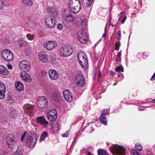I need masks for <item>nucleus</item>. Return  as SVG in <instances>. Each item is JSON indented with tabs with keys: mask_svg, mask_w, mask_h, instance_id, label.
Instances as JSON below:
<instances>
[{
	"mask_svg": "<svg viewBox=\"0 0 155 155\" xmlns=\"http://www.w3.org/2000/svg\"><path fill=\"white\" fill-rule=\"evenodd\" d=\"M135 148L136 147V144L135 145Z\"/></svg>",
	"mask_w": 155,
	"mask_h": 155,
	"instance_id": "nucleus-63",
	"label": "nucleus"
},
{
	"mask_svg": "<svg viewBox=\"0 0 155 155\" xmlns=\"http://www.w3.org/2000/svg\"><path fill=\"white\" fill-rule=\"evenodd\" d=\"M19 48H21L23 47H25L27 45L26 41L24 40L22 38H20L18 39V41Z\"/></svg>",
	"mask_w": 155,
	"mask_h": 155,
	"instance_id": "nucleus-25",
	"label": "nucleus"
},
{
	"mask_svg": "<svg viewBox=\"0 0 155 155\" xmlns=\"http://www.w3.org/2000/svg\"><path fill=\"white\" fill-rule=\"evenodd\" d=\"M32 49L31 47L26 48L25 50V52L26 55H29L32 52Z\"/></svg>",
	"mask_w": 155,
	"mask_h": 155,
	"instance_id": "nucleus-32",
	"label": "nucleus"
},
{
	"mask_svg": "<svg viewBox=\"0 0 155 155\" xmlns=\"http://www.w3.org/2000/svg\"><path fill=\"white\" fill-rule=\"evenodd\" d=\"M7 67L9 69H11L12 68V65L10 64L7 65Z\"/></svg>",
	"mask_w": 155,
	"mask_h": 155,
	"instance_id": "nucleus-53",
	"label": "nucleus"
},
{
	"mask_svg": "<svg viewBox=\"0 0 155 155\" xmlns=\"http://www.w3.org/2000/svg\"><path fill=\"white\" fill-rule=\"evenodd\" d=\"M143 58L147 57L148 55V54L147 52H144L143 53Z\"/></svg>",
	"mask_w": 155,
	"mask_h": 155,
	"instance_id": "nucleus-49",
	"label": "nucleus"
},
{
	"mask_svg": "<svg viewBox=\"0 0 155 155\" xmlns=\"http://www.w3.org/2000/svg\"><path fill=\"white\" fill-rule=\"evenodd\" d=\"M48 100L45 96L39 97L37 101V105L39 109L42 112H45L47 110Z\"/></svg>",
	"mask_w": 155,
	"mask_h": 155,
	"instance_id": "nucleus-3",
	"label": "nucleus"
},
{
	"mask_svg": "<svg viewBox=\"0 0 155 155\" xmlns=\"http://www.w3.org/2000/svg\"><path fill=\"white\" fill-rule=\"evenodd\" d=\"M78 58L81 67L84 69H86L87 67L88 62L85 54L83 52H79L78 54Z\"/></svg>",
	"mask_w": 155,
	"mask_h": 155,
	"instance_id": "nucleus-6",
	"label": "nucleus"
},
{
	"mask_svg": "<svg viewBox=\"0 0 155 155\" xmlns=\"http://www.w3.org/2000/svg\"><path fill=\"white\" fill-rule=\"evenodd\" d=\"M120 42H117L115 43L114 49L115 50H119L120 46Z\"/></svg>",
	"mask_w": 155,
	"mask_h": 155,
	"instance_id": "nucleus-41",
	"label": "nucleus"
},
{
	"mask_svg": "<svg viewBox=\"0 0 155 155\" xmlns=\"http://www.w3.org/2000/svg\"><path fill=\"white\" fill-rule=\"evenodd\" d=\"M26 37L29 40H32L35 37V36L31 34L28 33L26 35Z\"/></svg>",
	"mask_w": 155,
	"mask_h": 155,
	"instance_id": "nucleus-39",
	"label": "nucleus"
},
{
	"mask_svg": "<svg viewBox=\"0 0 155 155\" xmlns=\"http://www.w3.org/2000/svg\"><path fill=\"white\" fill-rule=\"evenodd\" d=\"M87 21L86 19H84L82 21H81V24L83 28L86 27L87 25Z\"/></svg>",
	"mask_w": 155,
	"mask_h": 155,
	"instance_id": "nucleus-38",
	"label": "nucleus"
},
{
	"mask_svg": "<svg viewBox=\"0 0 155 155\" xmlns=\"http://www.w3.org/2000/svg\"><path fill=\"white\" fill-rule=\"evenodd\" d=\"M2 56L3 58L7 61H10L13 58V54L9 50L6 49L2 51Z\"/></svg>",
	"mask_w": 155,
	"mask_h": 155,
	"instance_id": "nucleus-9",
	"label": "nucleus"
},
{
	"mask_svg": "<svg viewBox=\"0 0 155 155\" xmlns=\"http://www.w3.org/2000/svg\"><path fill=\"white\" fill-rule=\"evenodd\" d=\"M115 73L114 72H113L111 73L110 74L112 76H114V75H115Z\"/></svg>",
	"mask_w": 155,
	"mask_h": 155,
	"instance_id": "nucleus-54",
	"label": "nucleus"
},
{
	"mask_svg": "<svg viewBox=\"0 0 155 155\" xmlns=\"http://www.w3.org/2000/svg\"><path fill=\"white\" fill-rule=\"evenodd\" d=\"M138 109L139 110H144V108L143 109V108L140 107H138Z\"/></svg>",
	"mask_w": 155,
	"mask_h": 155,
	"instance_id": "nucleus-58",
	"label": "nucleus"
},
{
	"mask_svg": "<svg viewBox=\"0 0 155 155\" xmlns=\"http://www.w3.org/2000/svg\"><path fill=\"white\" fill-rule=\"evenodd\" d=\"M78 37L80 41L82 44H85L88 41L87 34L82 30L78 34Z\"/></svg>",
	"mask_w": 155,
	"mask_h": 155,
	"instance_id": "nucleus-12",
	"label": "nucleus"
},
{
	"mask_svg": "<svg viewBox=\"0 0 155 155\" xmlns=\"http://www.w3.org/2000/svg\"><path fill=\"white\" fill-rule=\"evenodd\" d=\"M48 75L50 79L52 80H56L58 78V73L54 69H50L48 72Z\"/></svg>",
	"mask_w": 155,
	"mask_h": 155,
	"instance_id": "nucleus-16",
	"label": "nucleus"
},
{
	"mask_svg": "<svg viewBox=\"0 0 155 155\" xmlns=\"http://www.w3.org/2000/svg\"><path fill=\"white\" fill-rule=\"evenodd\" d=\"M124 12H123V11H122V12H121L120 14H121V15H122V14H124Z\"/></svg>",
	"mask_w": 155,
	"mask_h": 155,
	"instance_id": "nucleus-61",
	"label": "nucleus"
},
{
	"mask_svg": "<svg viewBox=\"0 0 155 155\" xmlns=\"http://www.w3.org/2000/svg\"><path fill=\"white\" fill-rule=\"evenodd\" d=\"M143 149L142 145L139 143H136V150L138 151H141Z\"/></svg>",
	"mask_w": 155,
	"mask_h": 155,
	"instance_id": "nucleus-36",
	"label": "nucleus"
},
{
	"mask_svg": "<svg viewBox=\"0 0 155 155\" xmlns=\"http://www.w3.org/2000/svg\"><path fill=\"white\" fill-rule=\"evenodd\" d=\"M39 59L43 62H46L48 60L47 54L44 52H41L38 55Z\"/></svg>",
	"mask_w": 155,
	"mask_h": 155,
	"instance_id": "nucleus-20",
	"label": "nucleus"
},
{
	"mask_svg": "<svg viewBox=\"0 0 155 155\" xmlns=\"http://www.w3.org/2000/svg\"><path fill=\"white\" fill-rule=\"evenodd\" d=\"M6 89L5 84L2 82H0V99H3L5 96V93Z\"/></svg>",
	"mask_w": 155,
	"mask_h": 155,
	"instance_id": "nucleus-18",
	"label": "nucleus"
},
{
	"mask_svg": "<svg viewBox=\"0 0 155 155\" xmlns=\"http://www.w3.org/2000/svg\"><path fill=\"white\" fill-rule=\"evenodd\" d=\"M7 68L3 65H0V74L3 75H7L8 74Z\"/></svg>",
	"mask_w": 155,
	"mask_h": 155,
	"instance_id": "nucleus-23",
	"label": "nucleus"
},
{
	"mask_svg": "<svg viewBox=\"0 0 155 155\" xmlns=\"http://www.w3.org/2000/svg\"><path fill=\"white\" fill-rule=\"evenodd\" d=\"M121 51L119 52L116 58V61L117 63H119L121 61Z\"/></svg>",
	"mask_w": 155,
	"mask_h": 155,
	"instance_id": "nucleus-33",
	"label": "nucleus"
},
{
	"mask_svg": "<svg viewBox=\"0 0 155 155\" xmlns=\"http://www.w3.org/2000/svg\"><path fill=\"white\" fill-rule=\"evenodd\" d=\"M131 155H136V150H132L130 151Z\"/></svg>",
	"mask_w": 155,
	"mask_h": 155,
	"instance_id": "nucleus-48",
	"label": "nucleus"
},
{
	"mask_svg": "<svg viewBox=\"0 0 155 155\" xmlns=\"http://www.w3.org/2000/svg\"><path fill=\"white\" fill-rule=\"evenodd\" d=\"M60 129V124L59 122H57L55 124L53 125L52 126V129L53 133L56 134Z\"/></svg>",
	"mask_w": 155,
	"mask_h": 155,
	"instance_id": "nucleus-24",
	"label": "nucleus"
},
{
	"mask_svg": "<svg viewBox=\"0 0 155 155\" xmlns=\"http://www.w3.org/2000/svg\"><path fill=\"white\" fill-rule=\"evenodd\" d=\"M63 19L67 21H71L73 20V17L71 14L64 15Z\"/></svg>",
	"mask_w": 155,
	"mask_h": 155,
	"instance_id": "nucleus-27",
	"label": "nucleus"
},
{
	"mask_svg": "<svg viewBox=\"0 0 155 155\" xmlns=\"http://www.w3.org/2000/svg\"><path fill=\"white\" fill-rule=\"evenodd\" d=\"M5 0H0V9H2L4 6H6L7 4Z\"/></svg>",
	"mask_w": 155,
	"mask_h": 155,
	"instance_id": "nucleus-35",
	"label": "nucleus"
},
{
	"mask_svg": "<svg viewBox=\"0 0 155 155\" xmlns=\"http://www.w3.org/2000/svg\"><path fill=\"white\" fill-rule=\"evenodd\" d=\"M22 149L18 148L13 155H22Z\"/></svg>",
	"mask_w": 155,
	"mask_h": 155,
	"instance_id": "nucleus-34",
	"label": "nucleus"
},
{
	"mask_svg": "<svg viewBox=\"0 0 155 155\" xmlns=\"http://www.w3.org/2000/svg\"><path fill=\"white\" fill-rule=\"evenodd\" d=\"M22 2L23 4L27 6H31L33 4L32 0H22Z\"/></svg>",
	"mask_w": 155,
	"mask_h": 155,
	"instance_id": "nucleus-29",
	"label": "nucleus"
},
{
	"mask_svg": "<svg viewBox=\"0 0 155 155\" xmlns=\"http://www.w3.org/2000/svg\"><path fill=\"white\" fill-rule=\"evenodd\" d=\"M75 81L78 87H82L85 85V79L83 75L79 74L77 75L75 78Z\"/></svg>",
	"mask_w": 155,
	"mask_h": 155,
	"instance_id": "nucleus-13",
	"label": "nucleus"
},
{
	"mask_svg": "<svg viewBox=\"0 0 155 155\" xmlns=\"http://www.w3.org/2000/svg\"><path fill=\"white\" fill-rule=\"evenodd\" d=\"M116 85V83H114V84L113 85V86H114V85Z\"/></svg>",
	"mask_w": 155,
	"mask_h": 155,
	"instance_id": "nucleus-62",
	"label": "nucleus"
},
{
	"mask_svg": "<svg viewBox=\"0 0 155 155\" xmlns=\"http://www.w3.org/2000/svg\"><path fill=\"white\" fill-rule=\"evenodd\" d=\"M69 131H67L64 134L62 135V137H67L69 135Z\"/></svg>",
	"mask_w": 155,
	"mask_h": 155,
	"instance_id": "nucleus-45",
	"label": "nucleus"
},
{
	"mask_svg": "<svg viewBox=\"0 0 155 155\" xmlns=\"http://www.w3.org/2000/svg\"><path fill=\"white\" fill-rule=\"evenodd\" d=\"M101 76V72H100V73H99L98 75V77H99Z\"/></svg>",
	"mask_w": 155,
	"mask_h": 155,
	"instance_id": "nucleus-60",
	"label": "nucleus"
},
{
	"mask_svg": "<svg viewBox=\"0 0 155 155\" xmlns=\"http://www.w3.org/2000/svg\"><path fill=\"white\" fill-rule=\"evenodd\" d=\"M56 42L54 41H49L44 44V47L48 51H51L57 47Z\"/></svg>",
	"mask_w": 155,
	"mask_h": 155,
	"instance_id": "nucleus-14",
	"label": "nucleus"
},
{
	"mask_svg": "<svg viewBox=\"0 0 155 155\" xmlns=\"http://www.w3.org/2000/svg\"><path fill=\"white\" fill-rule=\"evenodd\" d=\"M7 145L9 148L12 149L17 146V141L12 134L8 135L6 137Z\"/></svg>",
	"mask_w": 155,
	"mask_h": 155,
	"instance_id": "nucleus-7",
	"label": "nucleus"
},
{
	"mask_svg": "<svg viewBox=\"0 0 155 155\" xmlns=\"http://www.w3.org/2000/svg\"><path fill=\"white\" fill-rule=\"evenodd\" d=\"M48 136V133L46 131L43 132L41 135L40 140L41 141L45 139Z\"/></svg>",
	"mask_w": 155,
	"mask_h": 155,
	"instance_id": "nucleus-31",
	"label": "nucleus"
},
{
	"mask_svg": "<svg viewBox=\"0 0 155 155\" xmlns=\"http://www.w3.org/2000/svg\"><path fill=\"white\" fill-rule=\"evenodd\" d=\"M86 155H91V153L90 152L88 151L87 152V153L86 154Z\"/></svg>",
	"mask_w": 155,
	"mask_h": 155,
	"instance_id": "nucleus-55",
	"label": "nucleus"
},
{
	"mask_svg": "<svg viewBox=\"0 0 155 155\" xmlns=\"http://www.w3.org/2000/svg\"><path fill=\"white\" fill-rule=\"evenodd\" d=\"M108 114V112L107 109H104L101 111V116H104L105 115Z\"/></svg>",
	"mask_w": 155,
	"mask_h": 155,
	"instance_id": "nucleus-40",
	"label": "nucleus"
},
{
	"mask_svg": "<svg viewBox=\"0 0 155 155\" xmlns=\"http://www.w3.org/2000/svg\"><path fill=\"white\" fill-rule=\"evenodd\" d=\"M56 56L54 54H52L50 56V58L51 60V61L52 62H54L55 61L56 58Z\"/></svg>",
	"mask_w": 155,
	"mask_h": 155,
	"instance_id": "nucleus-42",
	"label": "nucleus"
},
{
	"mask_svg": "<svg viewBox=\"0 0 155 155\" xmlns=\"http://www.w3.org/2000/svg\"><path fill=\"white\" fill-rule=\"evenodd\" d=\"M27 134L26 132H25L23 134L21 135V140L22 141H23V140L25 138V136Z\"/></svg>",
	"mask_w": 155,
	"mask_h": 155,
	"instance_id": "nucleus-46",
	"label": "nucleus"
},
{
	"mask_svg": "<svg viewBox=\"0 0 155 155\" xmlns=\"http://www.w3.org/2000/svg\"><path fill=\"white\" fill-rule=\"evenodd\" d=\"M126 18H127V17H126V16H125L124 17V18L123 19V20L121 21V23H122V24H123L124 23V22H125V21Z\"/></svg>",
	"mask_w": 155,
	"mask_h": 155,
	"instance_id": "nucleus-51",
	"label": "nucleus"
},
{
	"mask_svg": "<svg viewBox=\"0 0 155 155\" xmlns=\"http://www.w3.org/2000/svg\"><path fill=\"white\" fill-rule=\"evenodd\" d=\"M151 102L152 103H155V99L152 100H151Z\"/></svg>",
	"mask_w": 155,
	"mask_h": 155,
	"instance_id": "nucleus-57",
	"label": "nucleus"
},
{
	"mask_svg": "<svg viewBox=\"0 0 155 155\" xmlns=\"http://www.w3.org/2000/svg\"><path fill=\"white\" fill-rule=\"evenodd\" d=\"M57 112L54 109H50L47 114V119L51 122H54L57 118Z\"/></svg>",
	"mask_w": 155,
	"mask_h": 155,
	"instance_id": "nucleus-11",
	"label": "nucleus"
},
{
	"mask_svg": "<svg viewBox=\"0 0 155 155\" xmlns=\"http://www.w3.org/2000/svg\"><path fill=\"white\" fill-rule=\"evenodd\" d=\"M68 5L71 11L75 14L78 13L81 9V5L79 0H71Z\"/></svg>",
	"mask_w": 155,
	"mask_h": 155,
	"instance_id": "nucleus-4",
	"label": "nucleus"
},
{
	"mask_svg": "<svg viewBox=\"0 0 155 155\" xmlns=\"http://www.w3.org/2000/svg\"><path fill=\"white\" fill-rule=\"evenodd\" d=\"M32 108V106L31 105L26 104L23 107L24 110L26 112L31 113Z\"/></svg>",
	"mask_w": 155,
	"mask_h": 155,
	"instance_id": "nucleus-26",
	"label": "nucleus"
},
{
	"mask_svg": "<svg viewBox=\"0 0 155 155\" xmlns=\"http://www.w3.org/2000/svg\"><path fill=\"white\" fill-rule=\"evenodd\" d=\"M109 149L114 155H125V149L122 146L114 145L110 147Z\"/></svg>",
	"mask_w": 155,
	"mask_h": 155,
	"instance_id": "nucleus-5",
	"label": "nucleus"
},
{
	"mask_svg": "<svg viewBox=\"0 0 155 155\" xmlns=\"http://www.w3.org/2000/svg\"><path fill=\"white\" fill-rule=\"evenodd\" d=\"M93 2V0H87L86 1L87 5L88 7L90 6Z\"/></svg>",
	"mask_w": 155,
	"mask_h": 155,
	"instance_id": "nucleus-43",
	"label": "nucleus"
},
{
	"mask_svg": "<svg viewBox=\"0 0 155 155\" xmlns=\"http://www.w3.org/2000/svg\"><path fill=\"white\" fill-rule=\"evenodd\" d=\"M15 88L18 91H23L24 88L23 84L19 81H17L15 82Z\"/></svg>",
	"mask_w": 155,
	"mask_h": 155,
	"instance_id": "nucleus-22",
	"label": "nucleus"
},
{
	"mask_svg": "<svg viewBox=\"0 0 155 155\" xmlns=\"http://www.w3.org/2000/svg\"><path fill=\"white\" fill-rule=\"evenodd\" d=\"M57 28L59 30H61L63 28L62 25L61 24H59L58 25Z\"/></svg>",
	"mask_w": 155,
	"mask_h": 155,
	"instance_id": "nucleus-47",
	"label": "nucleus"
},
{
	"mask_svg": "<svg viewBox=\"0 0 155 155\" xmlns=\"http://www.w3.org/2000/svg\"><path fill=\"white\" fill-rule=\"evenodd\" d=\"M64 97L66 101L71 102L72 100V96L70 91L68 90H64L63 93Z\"/></svg>",
	"mask_w": 155,
	"mask_h": 155,
	"instance_id": "nucleus-17",
	"label": "nucleus"
},
{
	"mask_svg": "<svg viewBox=\"0 0 155 155\" xmlns=\"http://www.w3.org/2000/svg\"><path fill=\"white\" fill-rule=\"evenodd\" d=\"M51 98L54 101H58L61 99L62 97L60 94L58 92L56 91L52 94Z\"/></svg>",
	"mask_w": 155,
	"mask_h": 155,
	"instance_id": "nucleus-21",
	"label": "nucleus"
},
{
	"mask_svg": "<svg viewBox=\"0 0 155 155\" xmlns=\"http://www.w3.org/2000/svg\"><path fill=\"white\" fill-rule=\"evenodd\" d=\"M136 155H141L140 154L136 151Z\"/></svg>",
	"mask_w": 155,
	"mask_h": 155,
	"instance_id": "nucleus-59",
	"label": "nucleus"
},
{
	"mask_svg": "<svg viewBox=\"0 0 155 155\" xmlns=\"http://www.w3.org/2000/svg\"><path fill=\"white\" fill-rule=\"evenodd\" d=\"M36 123L40 125L45 126L48 124V122L46 120L44 116L37 117L36 119Z\"/></svg>",
	"mask_w": 155,
	"mask_h": 155,
	"instance_id": "nucleus-15",
	"label": "nucleus"
},
{
	"mask_svg": "<svg viewBox=\"0 0 155 155\" xmlns=\"http://www.w3.org/2000/svg\"><path fill=\"white\" fill-rule=\"evenodd\" d=\"M97 153L98 155H109L105 150L101 149L97 150Z\"/></svg>",
	"mask_w": 155,
	"mask_h": 155,
	"instance_id": "nucleus-28",
	"label": "nucleus"
},
{
	"mask_svg": "<svg viewBox=\"0 0 155 155\" xmlns=\"http://www.w3.org/2000/svg\"><path fill=\"white\" fill-rule=\"evenodd\" d=\"M99 120L101 123L104 124V125L107 124V120L106 118L103 116H101Z\"/></svg>",
	"mask_w": 155,
	"mask_h": 155,
	"instance_id": "nucleus-30",
	"label": "nucleus"
},
{
	"mask_svg": "<svg viewBox=\"0 0 155 155\" xmlns=\"http://www.w3.org/2000/svg\"><path fill=\"white\" fill-rule=\"evenodd\" d=\"M73 52L72 47L71 45H66L59 49V54L62 57H67L71 55Z\"/></svg>",
	"mask_w": 155,
	"mask_h": 155,
	"instance_id": "nucleus-2",
	"label": "nucleus"
},
{
	"mask_svg": "<svg viewBox=\"0 0 155 155\" xmlns=\"http://www.w3.org/2000/svg\"><path fill=\"white\" fill-rule=\"evenodd\" d=\"M19 68L23 72L28 71L30 69V65L29 62L26 60H23L21 61L19 64Z\"/></svg>",
	"mask_w": 155,
	"mask_h": 155,
	"instance_id": "nucleus-10",
	"label": "nucleus"
},
{
	"mask_svg": "<svg viewBox=\"0 0 155 155\" xmlns=\"http://www.w3.org/2000/svg\"><path fill=\"white\" fill-rule=\"evenodd\" d=\"M106 32H104V34L103 35H102V38H104V40L106 38Z\"/></svg>",
	"mask_w": 155,
	"mask_h": 155,
	"instance_id": "nucleus-52",
	"label": "nucleus"
},
{
	"mask_svg": "<svg viewBox=\"0 0 155 155\" xmlns=\"http://www.w3.org/2000/svg\"><path fill=\"white\" fill-rule=\"evenodd\" d=\"M115 71L117 72H123V68L121 65L120 66H117L115 68Z\"/></svg>",
	"mask_w": 155,
	"mask_h": 155,
	"instance_id": "nucleus-37",
	"label": "nucleus"
},
{
	"mask_svg": "<svg viewBox=\"0 0 155 155\" xmlns=\"http://www.w3.org/2000/svg\"><path fill=\"white\" fill-rule=\"evenodd\" d=\"M47 11L48 15L45 18L46 25L50 28H54L55 24L54 18L57 16L58 13L55 8H48Z\"/></svg>",
	"mask_w": 155,
	"mask_h": 155,
	"instance_id": "nucleus-1",
	"label": "nucleus"
},
{
	"mask_svg": "<svg viewBox=\"0 0 155 155\" xmlns=\"http://www.w3.org/2000/svg\"><path fill=\"white\" fill-rule=\"evenodd\" d=\"M121 37V31L119 30L117 32V39L118 40H120Z\"/></svg>",
	"mask_w": 155,
	"mask_h": 155,
	"instance_id": "nucleus-44",
	"label": "nucleus"
},
{
	"mask_svg": "<svg viewBox=\"0 0 155 155\" xmlns=\"http://www.w3.org/2000/svg\"><path fill=\"white\" fill-rule=\"evenodd\" d=\"M155 79V73H154L153 75L152 76L150 79L151 81H153Z\"/></svg>",
	"mask_w": 155,
	"mask_h": 155,
	"instance_id": "nucleus-50",
	"label": "nucleus"
},
{
	"mask_svg": "<svg viewBox=\"0 0 155 155\" xmlns=\"http://www.w3.org/2000/svg\"><path fill=\"white\" fill-rule=\"evenodd\" d=\"M21 78L24 81L27 82H30L31 79L29 74L26 72H22L21 73Z\"/></svg>",
	"mask_w": 155,
	"mask_h": 155,
	"instance_id": "nucleus-19",
	"label": "nucleus"
},
{
	"mask_svg": "<svg viewBox=\"0 0 155 155\" xmlns=\"http://www.w3.org/2000/svg\"><path fill=\"white\" fill-rule=\"evenodd\" d=\"M107 24L106 25V27L104 28V32H107Z\"/></svg>",
	"mask_w": 155,
	"mask_h": 155,
	"instance_id": "nucleus-56",
	"label": "nucleus"
},
{
	"mask_svg": "<svg viewBox=\"0 0 155 155\" xmlns=\"http://www.w3.org/2000/svg\"><path fill=\"white\" fill-rule=\"evenodd\" d=\"M110 22H111V21H110Z\"/></svg>",
	"mask_w": 155,
	"mask_h": 155,
	"instance_id": "nucleus-64",
	"label": "nucleus"
},
{
	"mask_svg": "<svg viewBox=\"0 0 155 155\" xmlns=\"http://www.w3.org/2000/svg\"><path fill=\"white\" fill-rule=\"evenodd\" d=\"M34 134L35 135L34 138L30 136L27 139L26 141V145L30 148H32L34 147L38 139V137L36 133H34Z\"/></svg>",
	"mask_w": 155,
	"mask_h": 155,
	"instance_id": "nucleus-8",
	"label": "nucleus"
}]
</instances>
